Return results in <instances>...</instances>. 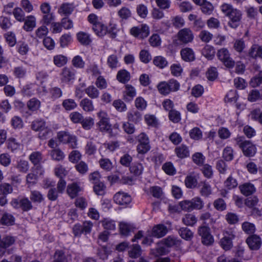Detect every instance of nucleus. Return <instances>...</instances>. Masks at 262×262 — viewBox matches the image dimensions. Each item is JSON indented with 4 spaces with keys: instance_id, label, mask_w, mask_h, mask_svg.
Returning <instances> with one entry per match:
<instances>
[{
    "instance_id": "f257e3e1",
    "label": "nucleus",
    "mask_w": 262,
    "mask_h": 262,
    "mask_svg": "<svg viewBox=\"0 0 262 262\" xmlns=\"http://www.w3.org/2000/svg\"><path fill=\"white\" fill-rule=\"evenodd\" d=\"M222 12L229 18L228 25L233 29H235L240 25V22L242 18V12L233 8V7L229 4L224 3L221 6Z\"/></svg>"
},
{
    "instance_id": "f03ea898",
    "label": "nucleus",
    "mask_w": 262,
    "mask_h": 262,
    "mask_svg": "<svg viewBox=\"0 0 262 262\" xmlns=\"http://www.w3.org/2000/svg\"><path fill=\"white\" fill-rule=\"evenodd\" d=\"M180 86V83L178 81L171 79L168 81L160 82L157 85V88L161 94L167 95L171 92L178 91Z\"/></svg>"
},
{
    "instance_id": "7ed1b4c3",
    "label": "nucleus",
    "mask_w": 262,
    "mask_h": 262,
    "mask_svg": "<svg viewBox=\"0 0 262 262\" xmlns=\"http://www.w3.org/2000/svg\"><path fill=\"white\" fill-rule=\"evenodd\" d=\"M234 140L236 144L242 150L245 156L252 157L254 155L256 148L250 141L245 140L244 137H237Z\"/></svg>"
},
{
    "instance_id": "20e7f679",
    "label": "nucleus",
    "mask_w": 262,
    "mask_h": 262,
    "mask_svg": "<svg viewBox=\"0 0 262 262\" xmlns=\"http://www.w3.org/2000/svg\"><path fill=\"white\" fill-rule=\"evenodd\" d=\"M99 121L97 123L98 128L102 132H108L111 129L110 118L107 113L104 111H100L97 113Z\"/></svg>"
},
{
    "instance_id": "39448f33",
    "label": "nucleus",
    "mask_w": 262,
    "mask_h": 262,
    "mask_svg": "<svg viewBox=\"0 0 262 262\" xmlns=\"http://www.w3.org/2000/svg\"><path fill=\"white\" fill-rule=\"evenodd\" d=\"M198 233L201 237L202 243L206 246H210L214 242V238L210 233V229L207 226H201L198 228Z\"/></svg>"
},
{
    "instance_id": "423d86ee",
    "label": "nucleus",
    "mask_w": 262,
    "mask_h": 262,
    "mask_svg": "<svg viewBox=\"0 0 262 262\" xmlns=\"http://www.w3.org/2000/svg\"><path fill=\"white\" fill-rule=\"evenodd\" d=\"M11 204L16 209H21L23 211L27 212L33 208L32 202L28 198L23 197L14 199Z\"/></svg>"
},
{
    "instance_id": "0eeeda50",
    "label": "nucleus",
    "mask_w": 262,
    "mask_h": 262,
    "mask_svg": "<svg viewBox=\"0 0 262 262\" xmlns=\"http://www.w3.org/2000/svg\"><path fill=\"white\" fill-rule=\"evenodd\" d=\"M217 56L224 64L228 68H232L235 65L234 61L230 57L228 50L225 48H222L218 50Z\"/></svg>"
},
{
    "instance_id": "6e6552de",
    "label": "nucleus",
    "mask_w": 262,
    "mask_h": 262,
    "mask_svg": "<svg viewBox=\"0 0 262 262\" xmlns=\"http://www.w3.org/2000/svg\"><path fill=\"white\" fill-rule=\"evenodd\" d=\"M178 40L181 44H187L191 42L194 38L192 31L189 28L181 29L177 34Z\"/></svg>"
},
{
    "instance_id": "1a4fd4ad",
    "label": "nucleus",
    "mask_w": 262,
    "mask_h": 262,
    "mask_svg": "<svg viewBox=\"0 0 262 262\" xmlns=\"http://www.w3.org/2000/svg\"><path fill=\"white\" fill-rule=\"evenodd\" d=\"M130 33L136 37L143 39L148 36L149 28L147 25L142 24L140 26L132 28L130 30Z\"/></svg>"
},
{
    "instance_id": "9d476101",
    "label": "nucleus",
    "mask_w": 262,
    "mask_h": 262,
    "mask_svg": "<svg viewBox=\"0 0 262 262\" xmlns=\"http://www.w3.org/2000/svg\"><path fill=\"white\" fill-rule=\"evenodd\" d=\"M223 236L220 241V245L224 250H229L233 247L232 239L234 235L232 231H226L224 232Z\"/></svg>"
},
{
    "instance_id": "9b49d317",
    "label": "nucleus",
    "mask_w": 262,
    "mask_h": 262,
    "mask_svg": "<svg viewBox=\"0 0 262 262\" xmlns=\"http://www.w3.org/2000/svg\"><path fill=\"white\" fill-rule=\"evenodd\" d=\"M75 70L72 67H64L60 73L61 80L65 83H68L75 79Z\"/></svg>"
},
{
    "instance_id": "f8f14e48",
    "label": "nucleus",
    "mask_w": 262,
    "mask_h": 262,
    "mask_svg": "<svg viewBox=\"0 0 262 262\" xmlns=\"http://www.w3.org/2000/svg\"><path fill=\"white\" fill-rule=\"evenodd\" d=\"M114 200L117 204L126 206L131 202L132 198L127 193L118 192L114 196Z\"/></svg>"
},
{
    "instance_id": "ddd939ff",
    "label": "nucleus",
    "mask_w": 262,
    "mask_h": 262,
    "mask_svg": "<svg viewBox=\"0 0 262 262\" xmlns=\"http://www.w3.org/2000/svg\"><path fill=\"white\" fill-rule=\"evenodd\" d=\"M246 243L251 250L258 249L261 244L260 238L256 235H253L248 237Z\"/></svg>"
},
{
    "instance_id": "4468645a",
    "label": "nucleus",
    "mask_w": 262,
    "mask_h": 262,
    "mask_svg": "<svg viewBox=\"0 0 262 262\" xmlns=\"http://www.w3.org/2000/svg\"><path fill=\"white\" fill-rule=\"evenodd\" d=\"M82 190V188L80 186L79 183H73L69 184L67 187V193L72 198H76L78 193Z\"/></svg>"
},
{
    "instance_id": "2eb2a0df",
    "label": "nucleus",
    "mask_w": 262,
    "mask_h": 262,
    "mask_svg": "<svg viewBox=\"0 0 262 262\" xmlns=\"http://www.w3.org/2000/svg\"><path fill=\"white\" fill-rule=\"evenodd\" d=\"M241 193L245 195L249 196L252 194L256 191L254 185L251 183H245L239 186Z\"/></svg>"
},
{
    "instance_id": "dca6fc26",
    "label": "nucleus",
    "mask_w": 262,
    "mask_h": 262,
    "mask_svg": "<svg viewBox=\"0 0 262 262\" xmlns=\"http://www.w3.org/2000/svg\"><path fill=\"white\" fill-rule=\"evenodd\" d=\"M168 232L167 228L163 224H158L155 226L152 230V235L153 236L158 238L164 236Z\"/></svg>"
},
{
    "instance_id": "f3484780",
    "label": "nucleus",
    "mask_w": 262,
    "mask_h": 262,
    "mask_svg": "<svg viewBox=\"0 0 262 262\" xmlns=\"http://www.w3.org/2000/svg\"><path fill=\"white\" fill-rule=\"evenodd\" d=\"M74 8L75 7L73 4L63 3L59 8L58 13L61 15L69 16L73 12Z\"/></svg>"
},
{
    "instance_id": "a211bd4d",
    "label": "nucleus",
    "mask_w": 262,
    "mask_h": 262,
    "mask_svg": "<svg viewBox=\"0 0 262 262\" xmlns=\"http://www.w3.org/2000/svg\"><path fill=\"white\" fill-rule=\"evenodd\" d=\"M39 168V166L32 168L31 171L26 176V183L29 185H33L36 183L38 176L36 170Z\"/></svg>"
},
{
    "instance_id": "6ab92c4d",
    "label": "nucleus",
    "mask_w": 262,
    "mask_h": 262,
    "mask_svg": "<svg viewBox=\"0 0 262 262\" xmlns=\"http://www.w3.org/2000/svg\"><path fill=\"white\" fill-rule=\"evenodd\" d=\"M199 186L201 187L200 193L201 195L208 197L212 193V189L210 185L208 182L202 181L200 183Z\"/></svg>"
},
{
    "instance_id": "aec40b11",
    "label": "nucleus",
    "mask_w": 262,
    "mask_h": 262,
    "mask_svg": "<svg viewBox=\"0 0 262 262\" xmlns=\"http://www.w3.org/2000/svg\"><path fill=\"white\" fill-rule=\"evenodd\" d=\"M181 55L182 59L186 61H193L195 58L194 52L189 48L183 49L181 51Z\"/></svg>"
},
{
    "instance_id": "412c9836",
    "label": "nucleus",
    "mask_w": 262,
    "mask_h": 262,
    "mask_svg": "<svg viewBox=\"0 0 262 262\" xmlns=\"http://www.w3.org/2000/svg\"><path fill=\"white\" fill-rule=\"evenodd\" d=\"M174 151L177 156L181 159L188 157L189 156V149L187 146L184 144L176 147Z\"/></svg>"
},
{
    "instance_id": "4be33fe9",
    "label": "nucleus",
    "mask_w": 262,
    "mask_h": 262,
    "mask_svg": "<svg viewBox=\"0 0 262 262\" xmlns=\"http://www.w3.org/2000/svg\"><path fill=\"white\" fill-rule=\"evenodd\" d=\"M93 30L100 37L104 36L107 33V27L100 22L94 24Z\"/></svg>"
},
{
    "instance_id": "5701e85b",
    "label": "nucleus",
    "mask_w": 262,
    "mask_h": 262,
    "mask_svg": "<svg viewBox=\"0 0 262 262\" xmlns=\"http://www.w3.org/2000/svg\"><path fill=\"white\" fill-rule=\"evenodd\" d=\"M15 167L21 173H27L29 169V164L28 161L20 159L17 160Z\"/></svg>"
},
{
    "instance_id": "b1692460",
    "label": "nucleus",
    "mask_w": 262,
    "mask_h": 262,
    "mask_svg": "<svg viewBox=\"0 0 262 262\" xmlns=\"http://www.w3.org/2000/svg\"><path fill=\"white\" fill-rule=\"evenodd\" d=\"M77 38L79 42L84 46L89 45L92 42L90 35L83 32L78 33Z\"/></svg>"
},
{
    "instance_id": "393cba45",
    "label": "nucleus",
    "mask_w": 262,
    "mask_h": 262,
    "mask_svg": "<svg viewBox=\"0 0 262 262\" xmlns=\"http://www.w3.org/2000/svg\"><path fill=\"white\" fill-rule=\"evenodd\" d=\"M24 29L27 31H31L36 26V19L33 15H30L25 19Z\"/></svg>"
},
{
    "instance_id": "a878e982",
    "label": "nucleus",
    "mask_w": 262,
    "mask_h": 262,
    "mask_svg": "<svg viewBox=\"0 0 262 262\" xmlns=\"http://www.w3.org/2000/svg\"><path fill=\"white\" fill-rule=\"evenodd\" d=\"M50 155L52 160L56 161H62L65 157L63 152L59 148L51 150Z\"/></svg>"
},
{
    "instance_id": "bb28decb",
    "label": "nucleus",
    "mask_w": 262,
    "mask_h": 262,
    "mask_svg": "<svg viewBox=\"0 0 262 262\" xmlns=\"http://www.w3.org/2000/svg\"><path fill=\"white\" fill-rule=\"evenodd\" d=\"M215 53V52L214 48L209 45L205 46L202 51V55L209 60H211L213 58Z\"/></svg>"
},
{
    "instance_id": "cd10ccee",
    "label": "nucleus",
    "mask_w": 262,
    "mask_h": 262,
    "mask_svg": "<svg viewBox=\"0 0 262 262\" xmlns=\"http://www.w3.org/2000/svg\"><path fill=\"white\" fill-rule=\"evenodd\" d=\"M42 159V154L39 151H34L33 152L29 157V159L31 162V163L34 165V166L37 167V166H39L38 165L40 164Z\"/></svg>"
},
{
    "instance_id": "c85d7f7f",
    "label": "nucleus",
    "mask_w": 262,
    "mask_h": 262,
    "mask_svg": "<svg viewBox=\"0 0 262 262\" xmlns=\"http://www.w3.org/2000/svg\"><path fill=\"white\" fill-rule=\"evenodd\" d=\"M197 218L193 214L187 213L182 219V222L186 226H192L197 222Z\"/></svg>"
},
{
    "instance_id": "c756f323",
    "label": "nucleus",
    "mask_w": 262,
    "mask_h": 262,
    "mask_svg": "<svg viewBox=\"0 0 262 262\" xmlns=\"http://www.w3.org/2000/svg\"><path fill=\"white\" fill-rule=\"evenodd\" d=\"M130 74L125 70H121L118 72L117 79L120 82L125 83L129 80Z\"/></svg>"
},
{
    "instance_id": "7c9ffc66",
    "label": "nucleus",
    "mask_w": 262,
    "mask_h": 262,
    "mask_svg": "<svg viewBox=\"0 0 262 262\" xmlns=\"http://www.w3.org/2000/svg\"><path fill=\"white\" fill-rule=\"evenodd\" d=\"M80 106L85 112H92L94 110L92 101L87 98H84L81 101Z\"/></svg>"
},
{
    "instance_id": "2f4dec72",
    "label": "nucleus",
    "mask_w": 262,
    "mask_h": 262,
    "mask_svg": "<svg viewBox=\"0 0 262 262\" xmlns=\"http://www.w3.org/2000/svg\"><path fill=\"white\" fill-rule=\"evenodd\" d=\"M128 121L137 123L142 119V115L138 111H131L127 113Z\"/></svg>"
},
{
    "instance_id": "473e14b6",
    "label": "nucleus",
    "mask_w": 262,
    "mask_h": 262,
    "mask_svg": "<svg viewBox=\"0 0 262 262\" xmlns=\"http://www.w3.org/2000/svg\"><path fill=\"white\" fill-rule=\"evenodd\" d=\"M162 243L167 247H172L179 245L180 241L178 238L173 236H168L162 241Z\"/></svg>"
},
{
    "instance_id": "72a5a7b5",
    "label": "nucleus",
    "mask_w": 262,
    "mask_h": 262,
    "mask_svg": "<svg viewBox=\"0 0 262 262\" xmlns=\"http://www.w3.org/2000/svg\"><path fill=\"white\" fill-rule=\"evenodd\" d=\"M86 95L91 99H96L99 97V91L94 85H90L84 90Z\"/></svg>"
},
{
    "instance_id": "f704fd0d",
    "label": "nucleus",
    "mask_w": 262,
    "mask_h": 262,
    "mask_svg": "<svg viewBox=\"0 0 262 262\" xmlns=\"http://www.w3.org/2000/svg\"><path fill=\"white\" fill-rule=\"evenodd\" d=\"M7 148L12 152L18 150L20 147V143L13 137L8 138L7 141Z\"/></svg>"
},
{
    "instance_id": "c9c22d12",
    "label": "nucleus",
    "mask_w": 262,
    "mask_h": 262,
    "mask_svg": "<svg viewBox=\"0 0 262 262\" xmlns=\"http://www.w3.org/2000/svg\"><path fill=\"white\" fill-rule=\"evenodd\" d=\"M190 201L192 211L193 210H200L204 207V202L202 199L200 197H195L192 199Z\"/></svg>"
},
{
    "instance_id": "e433bc0d",
    "label": "nucleus",
    "mask_w": 262,
    "mask_h": 262,
    "mask_svg": "<svg viewBox=\"0 0 262 262\" xmlns=\"http://www.w3.org/2000/svg\"><path fill=\"white\" fill-rule=\"evenodd\" d=\"M30 198L31 201L37 203H40L44 200L43 195L37 190L31 191Z\"/></svg>"
},
{
    "instance_id": "4c0bfd02",
    "label": "nucleus",
    "mask_w": 262,
    "mask_h": 262,
    "mask_svg": "<svg viewBox=\"0 0 262 262\" xmlns=\"http://www.w3.org/2000/svg\"><path fill=\"white\" fill-rule=\"evenodd\" d=\"M181 237L185 240H190L193 237V232L187 227H182L179 230Z\"/></svg>"
},
{
    "instance_id": "58836bf2",
    "label": "nucleus",
    "mask_w": 262,
    "mask_h": 262,
    "mask_svg": "<svg viewBox=\"0 0 262 262\" xmlns=\"http://www.w3.org/2000/svg\"><path fill=\"white\" fill-rule=\"evenodd\" d=\"M141 254V249L139 245L135 244L133 245L130 249L128 251V255L129 257L134 258L139 257Z\"/></svg>"
},
{
    "instance_id": "ea45409f",
    "label": "nucleus",
    "mask_w": 262,
    "mask_h": 262,
    "mask_svg": "<svg viewBox=\"0 0 262 262\" xmlns=\"http://www.w3.org/2000/svg\"><path fill=\"white\" fill-rule=\"evenodd\" d=\"M153 63L156 67L160 69L165 68L168 64V62L166 58L161 56L155 57L154 59Z\"/></svg>"
},
{
    "instance_id": "a19ab883",
    "label": "nucleus",
    "mask_w": 262,
    "mask_h": 262,
    "mask_svg": "<svg viewBox=\"0 0 262 262\" xmlns=\"http://www.w3.org/2000/svg\"><path fill=\"white\" fill-rule=\"evenodd\" d=\"M46 127V122L43 120H36L32 122L31 128L36 131L40 132Z\"/></svg>"
},
{
    "instance_id": "79ce46f5",
    "label": "nucleus",
    "mask_w": 262,
    "mask_h": 262,
    "mask_svg": "<svg viewBox=\"0 0 262 262\" xmlns=\"http://www.w3.org/2000/svg\"><path fill=\"white\" fill-rule=\"evenodd\" d=\"M213 205L214 208L219 211H224L227 208L225 201L222 198H218L214 200Z\"/></svg>"
},
{
    "instance_id": "37998d69",
    "label": "nucleus",
    "mask_w": 262,
    "mask_h": 262,
    "mask_svg": "<svg viewBox=\"0 0 262 262\" xmlns=\"http://www.w3.org/2000/svg\"><path fill=\"white\" fill-rule=\"evenodd\" d=\"M185 184L187 188H194L198 184V181L195 176H187L185 179Z\"/></svg>"
},
{
    "instance_id": "c03bdc74",
    "label": "nucleus",
    "mask_w": 262,
    "mask_h": 262,
    "mask_svg": "<svg viewBox=\"0 0 262 262\" xmlns=\"http://www.w3.org/2000/svg\"><path fill=\"white\" fill-rule=\"evenodd\" d=\"M68 59L67 57L62 55H57L53 57V62L58 67H61L66 64Z\"/></svg>"
},
{
    "instance_id": "a18cd8bd",
    "label": "nucleus",
    "mask_w": 262,
    "mask_h": 262,
    "mask_svg": "<svg viewBox=\"0 0 262 262\" xmlns=\"http://www.w3.org/2000/svg\"><path fill=\"white\" fill-rule=\"evenodd\" d=\"M143 167L139 163H134L130 167V171L135 176H140L142 173Z\"/></svg>"
},
{
    "instance_id": "49530a36",
    "label": "nucleus",
    "mask_w": 262,
    "mask_h": 262,
    "mask_svg": "<svg viewBox=\"0 0 262 262\" xmlns=\"http://www.w3.org/2000/svg\"><path fill=\"white\" fill-rule=\"evenodd\" d=\"M14 217L12 215L5 213L1 219V223L3 225L11 226L14 224Z\"/></svg>"
},
{
    "instance_id": "de8ad7c7",
    "label": "nucleus",
    "mask_w": 262,
    "mask_h": 262,
    "mask_svg": "<svg viewBox=\"0 0 262 262\" xmlns=\"http://www.w3.org/2000/svg\"><path fill=\"white\" fill-rule=\"evenodd\" d=\"M238 183L235 179L232 177H229L224 182L225 188L228 190H230L237 187Z\"/></svg>"
},
{
    "instance_id": "09e8293b",
    "label": "nucleus",
    "mask_w": 262,
    "mask_h": 262,
    "mask_svg": "<svg viewBox=\"0 0 262 262\" xmlns=\"http://www.w3.org/2000/svg\"><path fill=\"white\" fill-rule=\"evenodd\" d=\"M233 149L230 146L225 147L223 151V158L227 161H230L233 159Z\"/></svg>"
},
{
    "instance_id": "8fccbe9b",
    "label": "nucleus",
    "mask_w": 262,
    "mask_h": 262,
    "mask_svg": "<svg viewBox=\"0 0 262 262\" xmlns=\"http://www.w3.org/2000/svg\"><path fill=\"white\" fill-rule=\"evenodd\" d=\"M26 73V69L23 66L16 67L13 69V74L17 78H24Z\"/></svg>"
},
{
    "instance_id": "3c124183",
    "label": "nucleus",
    "mask_w": 262,
    "mask_h": 262,
    "mask_svg": "<svg viewBox=\"0 0 262 262\" xmlns=\"http://www.w3.org/2000/svg\"><path fill=\"white\" fill-rule=\"evenodd\" d=\"M262 99V95H260L257 90H251L248 97V100L250 102H254L258 100Z\"/></svg>"
},
{
    "instance_id": "603ef678",
    "label": "nucleus",
    "mask_w": 262,
    "mask_h": 262,
    "mask_svg": "<svg viewBox=\"0 0 262 262\" xmlns=\"http://www.w3.org/2000/svg\"><path fill=\"white\" fill-rule=\"evenodd\" d=\"M62 106L67 111L74 109L77 106L75 100L72 99H65L62 102Z\"/></svg>"
},
{
    "instance_id": "864d4df0",
    "label": "nucleus",
    "mask_w": 262,
    "mask_h": 262,
    "mask_svg": "<svg viewBox=\"0 0 262 262\" xmlns=\"http://www.w3.org/2000/svg\"><path fill=\"white\" fill-rule=\"evenodd\" d=\"M200 6L202 12L205 14L210 15L213 10V6L209 2L206 1Z\"/></svg>"
},
{
    "instance_id": "5fc2aeb1",
    "label": "nucleus",
    "mask_w": 262,
    "mask_h": 262,
    "mask_svg": "<svg viewBox=\"0 0 262 262\" xmlns=\"http://www.w3.org/2000/svg\"><path fill=\"white\" fill-rule=\"evenodd\" d=\"M125 96L126 97V99H128L127 97H129V100L133 99V98L136 96V90L132 85L126 84L125 85Z\"/></svg>"
},
{
    "instance_id": "6e6d98bb",
    "label": "nucleus",
    "mask_w": 262,
    "mask_h": 262,
    "mask_svg": "<svg viewBox=\"0 0 262 262\" xmlns=\"http://www.w3.org/2000/svg\"><path fill=\"white\" fill-rule=\"evenodd\" d=\"M40 105V101L35 98L30 99L27 103L29 109L32 111L37 110L39 108Z\"/></svg>"
},
{
    "instance_id": "4d7b16f0",
    "label": "nucleus",
    "mask_w": 262,
    "mask_h": 262,
    "mask_svg": "<svg viewBox=\"0 0 262 262\" xmlns=\"http://www.w3.org/2000/svg\"><path fill=\"white\" fill-rule=\"evenodd\" d=\"M13 14L17 20L20 22L25 20V13L20 8H15L13 10Z\"/></svg>"
},
{
    "instance_id": "13d9d810",
    "label": "nucleus",
    "mask_w": 262,
    "mask_h": 262,
    "mask_svg": "<svg viewBox=\"0 0 262 262\" xmlns=\"http://www.w3.org/2000/svg\"><path fill=\"white\" fill-rule=\"evenodd\" d=\"M118 62V57L116 55H111L107 58V64L112 69L116 68Z\"/></svg>"
},
{
    "instance_id": "bf43d9fd",
    "label": "nucleus",
    "mask_w": 262,
    "mask_h": 262,
    "mask_svg": "<svg viewBox=\"0 0 262 262\" xmlns=\"http://www.w3.org/2000/svg\"><path fill=\"white\" fill-rule=\"evenodd\" d=\"M145 120L149 126L156 127L158 125V120L154 115H146L145 116Z\"/></svg>"
},
{
    "instance_id": "052dcab7",
    "label": "nucleus",
    "mask_w": 262,
    "mask_h": 262,
    "mask_svg": "<svg viewBox=\"0 0 262 262\" xmlns=\"http://www.w3.org/2000/svg\"><path fill=\"white\" fill-rule=\"evenodd\" d=\"M150 194L157 199H160L163 195V191L161 187L157 186H152L149 189Z\"/></svg>"
},
{
    "instance_id": "680f3d73",
    "label": "nucleus",
    "mask_w": 262,
    "mask_h": 262,
    "mask_svg": "<svg viewBox=\"0 0 262 262\" xmlns=\"http://www.w3.org/2000/svg\"><path fill=\"white\" fill-rule=\"evenodd\" d=\"M12 186L7 183H3L0 184V191L1 193L7 195L13 192Z\"/></svg>"
},
{
    "instance_id": "e2e57ef3",
    "label": "nucleus",
    "mask_w": 262,
    "mask_h": 262,
    "mask_svg": "<svg viewBox=\"0 0 262 262\" xmlns=\"http://www.w3.org/2000/svg\"><path fill=\"white\" fill-rule=\"evenodd\" d=\"M200 39L203 42H208L213 37V35L206 30L202 31L199 35Z\"/></svg>"
},
{
    "instance_id": "0e129e2a",
    "label": "nucleus",
    "mask_w": 262,
    "mask_h": 262,
    "mask_svg": "<svg viewBox=\"0 0 262 262\" xmlns=\"http://www.w3.org/2000/svg\"><path fill=\"white\" fill-rule=\"evenodd\" d=\"M75 168L80 174H85L89 170L88 164L84 161H80L75 165Z\"/></svg>"
},
{
    "instance_id": "69168bd1",
    "label": "nucleus",
    "mask_w": 262,
    "mask_h": 262,
    "mask_svg": "<svg viewBox=\"0 0 262 262\" xmlns=\"http://www.w3.org/2000/svg\"><path fill=\"white\" fill-rule=\"evenodd\" d=\"M81 158L80 152L77 150L72 151L69 155V160L70 162L75 163L78 162Z\"/></svg>"
},
{
    "instance_id": "338daca9",
    "label": "nucleus",
    "mask_w": 262,
    "mask_h": 262,
    "mask_svg": "<svg viewBox=\"0 0 262 262\" xmlns=\"http://www.w3.org/2000/svg\"><path fill=\"white\" fill-rule=\"evenodd\" d=\"M225 219L228 223L230 225L236 224L239 220L237 215L232 212L227 213L225 216Z\"/></svg>"
},
{
    "instance_id": "774afa93",
    "label": "nucleus",
    "mask_w": 262,
    "mask_h": 262,
    "mask_svg": "<svg viewBox=\"0 0 262 262\" xmlns=\"http://www.w3.org/2000/svg\"><path fill=\"white\" fill-rule=\"evenodd\" d=\"M262 83V71H259L258 74L250 81L251 86L255 88L259 86Z\"/></svg>"
}]
</instances>
